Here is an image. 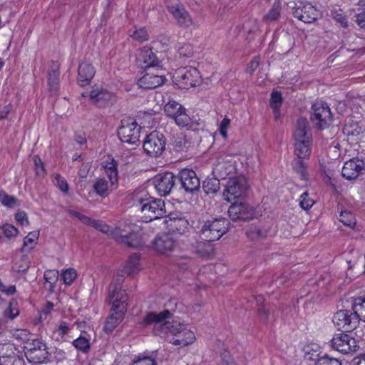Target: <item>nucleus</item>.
I'll use <instances>...</instances> for the list:
<instances>
[{"label": "nucleus", "mask_w": 365, "mask_h": 365, "mask_svg": "<svg viewBox=\"0 0 365 365\" xmlns=\"http://www.w3.org/2000/svg\"><path fill=\"white\" fill-rule=\"evenodd\" d=\"M133 205L141 211L143 220L149 222L165 216V202L155 199L145 190H135L132 195Z\"/></svg>", "instance_id": "obj_1"}, {"label": "nucleus", "mask_w": 365, "mask_h": 365, "mask_svg": "<svg viewBox=\"0 0 365 365\" xmlns=\"http://www.w3.org/2000/svg\"><path fill=\"white\" fill-rule=\"evenodd\" d=\"M172 313L168 310H163L160 313L149 312L143 318L142 324L145 326L153 324V333L156 336L162 337L168 336L170 334L175 337L185 329V326L177 321L170 322Z\"/></svg>", "instance_id": "obj_2"}, {"label": "nucleus", "mask_w": 365, "mask_h": 365, "mask_svg": "<svg viewBox=\"0 0 365 365\" xmlns=\"http://www.w3.org/2000/svg\"><path fill=\"white\" fill-rule=\"evenodd\" d=\"M137 230L138 227L134 224L125 225L123 227H118L111 230L109 235L117 242L128 247H138L141 242Z\"/></svg>", "instance_id": "obj_3"}, {"label": "nucleus", "mask_w": 365, "mask_h": 365, "mask_svg": "<svg viewBox=\"0 0 365 365\" xmlns=\"http://www.w3.org/2000/svg\"><path fill=\"white\" fill-rule=\"evenodd\" d=\"M165 145L166 139L164 135L158 131H153L144 139L143 148L148 156L158 158L164 153Z\"/></svg>", "instance_id": "obj_4"}, {"label": "nucleus", "mask_w": 365, "mask_h": 365, "mask_svg": "<svg viewBox=\"0 0 365 365\" xmlns=\"http://www.w3.org/2000/svg\"><path fill=\"white\" fill-rule=\"evenodd\" d=\"M230 222L225 218L208 220L202 225L200 232L210 241L218 240L229 230Z\"/></svg>", "instance_id": "obj_5"}, {"label": "nucleus", "mask_w": 365, "mask_h": 365, "mask_svg": "<svg viewBox=\"0 0 365 365\" xmlns=\"http://www.w3.org/2000/svg\"><path fill=\"white\" fill-rule=\"evenodd\" d=\"M174 78L179 87L182 89L196 86L201 81L199 71L196 68L192 66L178 68L175 73Z\"/></svg>", "instance_id": "obj_6"}, {"label": "nucleus", "mask_w": 365, "mask_h": 365, "mask_svg": "<svg viewBox=\"0 0 365 365\" xmlns=\"http://www.w3.org/2000/svg\"><path fill=\"white\" fill-rule=\"evenodd\" d=\"M140 130L141 127L133 119H123L118 128V135L123 143L134 145L139 142Z\"/></svg>", "instance_id": "obj_7"}, {"label": "nucleus", "mask_w": 365, "mask_h": 365, "mask_svg": "<svg viewBox=\"0 0 365 365\" xmlns=\"http://www.w3.org/2000/svg\"><path fill=\"white\" fill-rule=\"evenodd\" d=\"M359 318L356 313L347 309L336 312L333 317V322L339 330L350 332L357 327Z\"/></svg>", "instance_id": "obj_8"}, {"label": "nucleus", "mask_w": 365, "mask_h": 365, "mask_svg": "<svg viewBox=\"0 0 365 365\" xmlns=\"http://www.w3.org/2000/svg\"><path fill=\"white\" fill-rule=\"evenodd\" d=\"M112 303L110 313L105 322L104 331L110 334L113 331L116 327L124 319L127 311V302H120L118 301H108Z\"/></svg>", "instance_id": "obj_9"}, {"label": "nucleus", "mask_w": 365, "mask_h": 365, "mask_svg": "<svg viewBox=\"0 0 365 365\" xmlns=\"http://www.w3.org/2000/svg\"><path fill=\"white\" fill-rule=\"evenodd\" d=\"M248 189L247 182L244 178H232L227 182L223 192L225 200L230 202L244 196Z\"/></svg>", "instance_id": "obj_10"}, {"label": "nucleus", "mask_w": 365, "mask_h": 365, "mask_svg": "<svg viewBox=\"0 0 365 365\" xmlns=\"http://www.w3.org/2000/svg\"><path fill=\"white\" fill-rule=\"evenodd\" d=\"M312 109L313 113L311 119L317 128L321 130L326 128L331 121V113L328 105L322 101H317L312 105Z\"/></svg>", "instance_id": "obj_11"}, {"label": "nucleus", "mask_w": 365, "mask_h": 365, "mask_svg": "<svg viewBox=\"0 0 365 365\" xmlns=\"http://www.w3.org/2000/svg\"><path fill=\"white\" fill-rule=\"evenodd\" d=\"M25 348L26 349V355L34 363H42L49 356L46 344L40 339L29 340Z\"/></svg>", "instance_id": "obj_12"}, {"label": "nucleus", "mask_w": 365, "mask_h": 365, "mask_svg": "<svg viewBox=\"0 0 365 365\" xmlns=\"http://www.w3.org/2000/svg\"><path fill=\"white\" fill-rule=\"evenodd\" d=\"M228 215L232 221L245 222L253 219L255 210L247 203L235 202L230 206L228 209Z\"/></svg>", "instance_id": "obj_13"}, {"label": "nucleus", "mask_w": 365, "mask_h": 365, "mask_svg": "<svg viewBox=\"0 0 365 365\" xmlns=\"http://www.w3.org/2000/svg\"><path fill=\"white\" fill-rule=\"evenodd\" d=\"M178 179L180 182L181 187L186 192L194 194L199 191L200 180L194 170L190 169L180 170Z\"/></svg>", "instance_id": "obj_14"}, {"label": "nucleus", "mask_w": 365, "mask_h": 365, "mask_svg": "<svg viewBox=\"0 0 365 365\" xmlns=\"http://www.w3.org/2000/svg\"><path fill=\"white\" fill-rule=\"evenodd\" d=\"M292 14L294 17L306 23H313L318 16L317 9L308 2L299 1L293 7Z\"/></svg>", "instance_id": "obj_15"}, {"label": "nucleus", "mask_w": 365, "mask_h": 365, "mask_svg": "<svg viewBox=\"0 0 365 365\" xmlns=\"http://www.w3.org/2000/svg\"><path fill=\"white\" fill-rule=\"evenodd\" d=\"M176 177L171 172L158 174L153 179V184L159 195L166 196L175 185Z\"/></svg>", "instance_id": "obj_16"}, {"label": "nucleus", "mask_w": 365, "mask_h": 365, "mask_svg": "<svg viewBox=\"0 0 365 365\" xmlns=\"http://www.w3.org/2000/svg\"><path fill=\"white\" fill-rule=\"evenodd\" d=\"M331 346L342 354L355 351L357 347L355 339L344 333L335 334L331 340Z\"/></svg>", "instance_id": "obj_17"}, {"label": "nucleus", "mask_w": 365, "mask_h": 365, "mask_svg": "<svg viewBox=\"0 0 365 365\" xmlns=\"http://www.w3.org/2000/svg\"><path fill=\"white\" fill-rule=\"evenodd\" d=\"M137 63L139 67L145 70L161 67L160 61L153 49L148 47H143L140 50L137 56Z\"/></svg>", "instance_id": "obj_18"}, {"label": "nucleus", "mask_w": 365, "mask_h": 365, "mask_svg": "<svg viewBox=\"0 0 365 365\" xmlns=\"http://www.w3.org/2000/svg\"><path fill=\"white\" fill-rule=\"evenodd\" d=\"M124 282V276L117 274L114 277L111 284L109 286V292L107 301H118L120 302H127L128 297L125 290L122 289V284Z\"/></svg>", "instance_id": "obj_19"}, {"label": "nucleus", "mask_w": 365, "mask_h": 365, "mask_svg": "<svg viewBox=\"0 0 365 365\" xmlns=\"http://www.w3.org/2000/svg\"><path fill=\"white\" fill-rule=\"evenodd\" d=\"M154 249L160 254L170 255L175 248L176 243L173 237L168 234L158 235L153 242Z\"/></svg>", "instance_id": "obj_20"}, {"label": "nucleus", "mask_w": 365, "mask_h": 365, "mask_svg": "<svg viewBox=\"0 0 365 365\" xmlns=\"http://www.w3.org/2000/svg\"><path fill=\"white\" fill-rule=\"evenodd\" d=\"M168 9L179 26L188 28L193 24L192 19L182 6L178 4L169 6Z\"/></svg>", "instance_id": "obj_21"}, {"label": "nucleus", "mask_w": 365, "mask_h": 365, "mask_svg": "<svg viewBox=\"0 0 365 365\" xmlns=\"http://www.w3.org/2000/svg\"><path fill=\"white\" fill-rule=\"evenodd\" d=\"M364 163L358 158H352L345 162L342 170L341 175L347 180L356 179L364 169Z\"/></svg>", "instance_id": "obj_22"}, {"label": "nucleus", "mask_w": 365, "mask_h": 365, "mask_svg": "<svg viewBox=\"0 0 365 365\" xmlns=\"http://www.w3.org/2000/svg\"><path fill=\"white\" fill-rule=\"evenodd\" d=\"M166 78L163 75L146 73L138 81V85L143 89H154L164 83Z\"/></svg>", "instance_id": "obj_23"}, {"label": "nucleus", "mask_w": 365, "mask_h": 365, "mask_svg": "<svg viewBox=\"0 0 365 365\" xmlns=\"http://www.w3.org/2000/svg\"><path fill=\"white\" fill-rule=\"evenodd\" d=\"M103 167L110 180V185L116 188L118 183V162L111 155H108L103 162Z\"/></svg>", "instance_id": "obj_24"}, {"label": "nucleus", "mask_w": 365, "mask_h": 365, "mask_svg": "<svg viewBox=\"0 0 365 365\" xmlns=\"http://www.w3.org/2000/svg\"><path fill=\"white\" fill-rule=\"evenodd\" d=\"M96 73L94 67L88 63H82L78 66V84L84 87L90 84L92 78Z\"/></svg>", "instance_id": "obj_25"}, {"label": "nucleus", "mask_w": 365, "mask_h": 365, "mask_svg": "<svg viewBox=\"0 0 365 365\" xmlns=\"http://www.w3.org/2000/svg\"><path fill=\"white\" fill-rule=\"evenodd\" d=\"M89 96L94 103L98 107H105L111 103L114 97L113 94L107 90L101 89L92 90L89 93Z\"/></svg>", "instance_id": "obj_26"}, {"label": "nucleus", "mask_w": 365, "mask_h": 365, "mask_svg": "<svg viewBox=\"0 0 365 365\" xmlns=\"http://www.w3.org/2000/svg\"><path fill=\"white\" fill-rule=\"evenodd\" d=\"M365 132V121L354 120L351 118L346 120L343 128L344 134L348 136H358Z\"/></svg>", "instance_id": "obj_27"}, {"label": "nucleus", "mask_w": 365, "mask_h": 365, "mask_svg": "<svg viewBox=\"0 0 365 365\" xmlns=\"http://www.w3.org/2000/svg\"><path fill=\"white\" fill-rule=\"evenodd\" d=\"M294 140L303 139H312L309 127V122L306 118L301 117L297 122L294 132Z\"/></svg>", "instance_id": "obj_28"}, {"label": "nucleus", "mask_w": 365, "mask_h": 365, "mask_svg": "<svg viewBox=\"0 0 365 365\" xmlns=\"http://www.w3.org/2000/svg\"><path fill=\"white\" fill-rule=\"evenodd\" d=\"M175 123L182 128H186L187 130H195L197 128L199 123L193 120L187 113L185 108L173 118Z\"/></svg>", "instance_id": "obj_29"}, {"label": "nucleus", "mask_w": 365, "mask_h": 365, "mask_svg": "<svg viewBox=\"0 0 365 365\" xmlns=\"http://www.w3.org/2000/svg\"><path fill=\"white\" fill-rule=\"evenodd\" d=\"M166 223L170 229L177 234H185L189 229V222L184 217H170Z\"/></svg>", "instance_id": "obj_30"}, {"label": "nucleus", "mask_w": 365, "mask_h": 365, "mask_svg": "<svg viewBox=\"0 0 365 365\" xmlns=\"http://www.w3.org/2000/svg\"><path fill=\"white\" fill-rule=\"evenodd\" d=\"M195 339V336L190 329H185L175 337L170 339V342L173 345L185 346L192 344Z\"/></svg>", "instance_id": "obj_31"}, {"label": "nucleus", "mask_w": 365, "mask_h": 365, "mask_svg": "<svg viewBox=\"0 0 365 365\" xmlns=\"http://www.w3.org/2000/svg\"><path fill=\"white\" fill-rule=\"evenodd\" d=\"M312 139H303L295 140L294 153L299 158H305L311 154Z\"/></svg>", "instance_id": "obj_32"}, {"label": "nucleus", "mask_w": 365, "mask_h": 365, "mask_svg": "<svg viewBox=\"0 0 365 365\" xmlns=\"http://www.w3.org/2000/svg\"><path fill=\"white\" fill-rule=\"evenodd\" d=\"M170 144L173 150L179 153L187 151L191 145L190 141L182 133L173 135Z\"/></svg>", "instance_id": "obj_33"}, {"label": "nucleus", "mask_w": 365, "mask_h": 365, "mask_svg": "<svg viewBox=\"0 0 365 365\" xmlns=\"http://www.w3.org/2000/svg\"><path fill=\"white\" fill-rule=\"evenodd\" d=\"M282 4L280 0H275L271 9L263 16L262 21L268 24L277 21L281 16Z\"/></svg>", "instance_id": "obj_34"}, {"label": "nucleus", "mask_w": 365, "mask_h": 365, "mask_svg": "<svg viewBox=\"0 0 365 365\" xmlns=\"http://www.w3.org/2000/svg\"><path fill=\"white\" fill-rule=\"evenodd\" d=\"M206 239L203 242H199L196 246V253L201 257L210 258L214 255V245Z\"/></svg>", "instance_id": "obj_35"}, {"label": "nucleus", "mask_w": 365, "mask_h": 365, "mask_svg": "<svg viewBox=\"0 0 365 365\" xmlns=\"http://www.w3.org/2000/svg\"><path fill=\"white\" fill-rule=\"evenodd\" d=\"M45 287L51 292H53L58 279V272L56 269H48L44 272Z\"/></svg>", "instance_id": "obj_36"}, {"label": "nucleus", "mask_w": 365, "mask_h": 365, "mask_svg": "<svg viewBox=\"0 0 365 365\" xmlns=\"http://www.w3.org/2000/svg\"><path fill=\"white\" fill-rule=\"evenodd\" d=\"M48 84L50 93L52 95H56L59 88V72L58 70L49 71Z\"/></svg>", "instance_id": "obj_37"}, {"label": "nucleus", "mask_w": 365, "mask_h": 365, "mask_svg": "<svg viewBox=\"0 0 365 365\" xmlns=\"http://www.w3.org/2000/svg\"><path fill=\"white\" fill-rule=\"evenodd\" d=\"M140 255L134 253L130 255L123 272L128 275L132 274L135 270L138 269Z\"/></svg>", "instance_id": "obj_38"}, {"label": "nucleus", "mask_w": 365, "mask_h": 365, "mask_svg": "<svg viewBox=\"0 0 365 365\" xmlns=\"http://www.w3.org/2000/svg\"><path fill=\"white\" fill-rule=\"evenodd\" d=\"M182 107L180 103L175 101H169L164 106V111L166 115L173 119L178 113L182 110Z\"/></svg>", "instance_id": "obj_39"}, {"label": "nucleus", "mask_w": 365, "mask_h": 365, "mask_svg": "<svg viewBox=\"0 0 365 365\" xmlns=\"http://www.w3.org/2000/svg\"><path fill=\"white\" fill-rule=\"evenodd\" d=\"M202 189L207 194H215L220 190V181L217 178L206 179L203 181Z\"/></svg>", "instance_id": "obj_40"}, {"label": "nucleus", "mask_w": 365, "mask_h": 365, "mask_svg": "<svg viewBox=\"0 0 365 365\" xmlns=\"http://www.w3.org/2000/svg\"><path fill=\"white\" fill-rule=\"evenodd\" d=\"M0 202L3 205L9 208H13L20 205V202L17 198L8 195L3 190L0 191Z\"/></svg>", "instance_id": "obj_41"}, {"label": "nucleus", "mask_w": 365, "mask_h": 365, "mask_svg": "<svg viewBox=\"0 0 365 365\" xmlns=\"http://www.w3.org/2000/svg\"><path fill=\"white\" fill-rule=\"evenodd\" d=\"M72 344L76 349L83 353H88L91 349L90 339L83 336H80L73 340Z\"/></svg>", "instance_id": "obj_42"}, {"label": "nucleus", "mask_w": 365, "mask_h": 365, "mask_svg": "<svg viewBox=\"0 0 365 365\" xmlns=\"http://www.w3.org/2000/svg\"><path fill=\"white\" fill-rule=\"evenodd\" d=\"M19 314V309L18 307V302L16 299H11L9 302L8 307L4 312V315L5 317L13 320Z\"/></svg>", "instance_id": "obj_43"}, {"label": "nucleus", "mask_w": 365, "mask_h": 365, "mask_svg": "<svg viewBox=\"0 0 365 365\" xmlns=\"http://www.w3.org/2000/svg\"><path fill=\"white\" fill-rule=\"evenodd\" d=\"M94 190L101 197H105L108 195V182L104 178L98 179L93 185Z\"/></svg>", "instance_id": "obj_44"}, {"label": "nucleus", "mask_w": 365, "mask_h": 365, "mask_svg": "<svg viewBox=\"0 0 365 365\" xmlns=\"http://www.w3.org/2000/svg\"><path fill=\"white\" fill-rule=\"evenodd\" d=\"M18 230L11 225L6 224L2 227H0V242H2L3 235L6 238H11L17 235Z\"/></svg>", "instance_id": "obj_45"}, {"label": "nucleus", "mask_w": 365, "mask_h": 365, "mask_svg": "<svg viewBox=\"0 0 365 365\" xmlns=\"http://www.w3.org/2000/svg\"><path fill=\"white\" fill-rule=\"evenodd\" d=\"M352 308L353 311L356 313L359 319H364L365 321V299H357Z\"/></svg>", "instance_id": "obj_46"}, {"label": "nucleus", "mask_w": 365, "mask_h": 365, "mask_svg": "<svg viewBox=\"0 0 365 365\" xmlns=\"http://www.w3.org/2000/svg\"><path fill=\"white\" fill-rule=\"evenodd\" d=\"M38 234L36 232H30L24 239L23 249L26 250H32L37 244Z\"/></svg>", "instance_id": "obj_47"}, {"label": "nucleus", "mask_w": 365, "mask_h": 365, "mask_svg": "<svg viewBox=\"0 0 365 365\" xmlns=\"http://www.w3.org/2000/svg\"><path fill=\"white\" fill-rule=\"evenodd\" d=\"M30 267V261L26 255H23L21 259L13 266V269L18 272H26Z\"/></svg>", "instance_id": "obj_48"}, {"label": "nucleus", "mask_w": 365, "mask_h": 365, "mask_svg": "<svg viewBox=\"0 0 365 365\" xmlns=\"http://www.w3.org/2000/svg\"><path fill=\"white\" fill-rule=\"evenodd\" d=\"M129 36L134 40L138 41L140 43L148 40V32L144 28H140L133 31H130Z\"/></svg>", "instance_id": "obj_49"}, {"label": "nucleus", "mask_w": 365, "mask_h": 365, "mask_svg": "<svg viewBox=\"0 0 365 365\" xmlns=\"http://www.w3.org/2000/svg\"><path fill=\"white\" fill-rule=\"evenodd\" d=\"M0 365H24V360L15 354L8 358L1 359Z\"/></svg>", "instance_id": "obj_50"}, {"label": "nucleus", "mask_w": 365, "mask_h": 365, "mask_svg": "<svg viewBox=\"0 0 365 365\" xmlns=\"http://www.w3.org/2000/svg\"><path fill=\"white\" fill-rule=\"evenodd\" d=\"M339 221L347 227H352L356 222L354 216L349 211L341 212L339 215Z\"/></svg>", "instance_id": "obj_51"}, {"label": "nucleus", "mask_w": 365, "mask_h": 365, "mask_svg": "<svg viewBox=\"0 0 365 365\" xmlns=\"http://www.w3.org/2000/svg\"><path fill=\"white\" fill-rule=\"evenodd\" d=\"M282 93L278 91H273L270 96V106L272 108H277L281 107L282 104Z\"/></svg>", "instance_id": "obj_52"}, {"label": "nucleus", "mask_w": 365, "mask_h": 365, "mask_svg": "<svg viewBox=\"0 0 365 365\" xmlns=\"http://www.w3.org/2000/svg\"><path fill=\"white\" fill-rule=\"evenodd\" d=\"M76 276L77 274L76 270L72 268L65 270L61 274L63 282L67 285L71 284V283L76 278Z\"/></svg>", "instance_id": "obj_53"}, {"label": "nucleus", "mask_w": 365, "mask_h": 365, "mask_svg": "<svg viewBox=\"0 0 365 365\" xmlns=\"http://www.w3.org/2000/svg\"><path fill=\"white\" fill-rule=\"evenodd\" d=\"M314 203V200L309 197L307 192H304L301 195L299 205L303 210H309Z\"/></svg>", "instance_id": "obj_54"}, {"label": "nucleus", "mask_w": 365, "mask_h": 365, "mask_svg": "<svg viewBox=\"0 0 365 365\" xmlns=\"http://www.w3.org/2000/svg\"><path fill=\"white\" fill-rule=\"evenodd\" d=\"M315 365H341V363L336 358H331L324 355L317 359Z\"/></svg>", "instance_id": "obj_55"}, {"label": "nucleus", "mask_w": 365, "mask_h": 365, "mask_svg": "<svg viewBox=\"0 0 365 365\" xmlns=\"http://www.w3.org/2000/svg\"><path fill=\"white\" fill-rule=\"evenodd\" d=\"M303 158H297L294 159L292 163L293 169L298 173L304 175L306 171V165L302 160Z\"/></svg>", "instance_id": "obj_56"}, {"label": "nucleus", "mask_w": 365, "mask_h": 365, "mask_svg": "<svg viewBox=\"0 0 365 365\" xmlns=\"http://www.w3.org/2000/svg\"><path fill=\"white\" fill-rule=\"evenodd\" d=\"M178 51L180 56L185 58L191 56L193 53V48L190 43H182L178 47Z\"/></svg>", "instance_id": "obj_57"}, {"label": "nucleus", "mask_w": 365, "mask_h": 365, "mask_svg": "<svg viewBox=\"0 0 365 365\" xmlns=\"http://www.w3.org/2000/svg\"><path fill=\"white\" fill-rule=\"evenodd\" d=\"M70 331L68 324L64 321H62L57 329L53 332V336L57 334L58 336L63 338Z\"/></svg>", "instance_id": "obj_58"}, {"label": "nucleus", "mask_w": 365, "mask_h": 365, "mask_svg": "<svg viewBox=\"0 0 365 365\" xmlns=\"http://www.w3.org/2000/svg\"><path fill=\"white\" fill-rule=\"evenodd\" d=\"M132 365H155V361L151 357L139 356L133 360Z\"/></svg>", "instance_id": "obj_59"}, {"label": "nucleus", "mask_w": 365, "mask_h": 365, "mask_svg": "<svg viewBox=\"0 0 365 365\" xmlns=\"http://www.w3.org/2000/svg\"><path fill=\"white\" fill-rule=\"evenodd\" d=\"M55 179L57 182V185L58 188L64 193H67L68 192V184L67 181L61 177L60 174L55 175Z\"/></svg>", "instance_id": "obj_60"}, {"label": "nucleus", "mask_w": 365, "mask_h": 365, "mask_svg": "<svg viewBox=\"0 0 365 365\" xmlns=\"http://www.w3.org/2000/svg\"><path fill=\"white\" fill-rule=\"evenodd\" d=\"M222 365H236L229 351L224 350L221 354Z\"/></svg>", "instance_id": "obj_61"}, {"label": "nucleus", "mask_w": 365, "mask_h": 365, "mask_svg": "<svg viewBox=\"0 0 365 365\" xmlns=\"http://www.w3.org/2000/svg\"><path fill=\"white\" fill-rule=\"evenodd\" d=\"M15 219L21 225H29V224L27 214L24 211H18L15 215Z\"/></svg>", "instance_id": "obj_62"}, {"label": "nucleus", "mask_w": 365, "mask_h": 365, "mask_svg": "<svg viewBox=\"0 0 365 365\" xmlns=\"http://www.w3.org/2000/svg\"><path fill=\"white\" fill-rule=\"evenodd\" d=\"M259 64V57H257V56L254 57L250 61V62L249 63V64L246 68L247 72L252 74L258 68Z\"/></svg>", "instance_id": "obj_63"}, {"label": "nucleus", "mask_w": 365, "mask_h": 365, "mask_svg": "<svg viewBox=\"0 0 365 365\" xmlns=\"http://www.w3.org/2000/svg\"><path fill=\"white\" fill-rule=\"evenodd\" d=\"M333 17L337 22L340 23L343 27L346 28L348 26L347 19L342 13L336 12Z\"/></svg>", "instance_id": "obj_64"}]
</instances>
